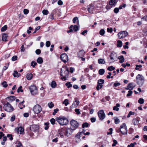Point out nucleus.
I'll return each mask as SVG.
<instances>
[{
	"mask_svg": "<svg viewBox=\"0 0 147 147\" xmlns=\"http://www.w3.org/2000/svg\"><path fill=\"white\" fill-rule=\"evenodd\" d=\"M107 69L108 70L111 71L112 70H114L115 69V68L113 67V66H111L109 67Z\"/></svg>",
	"mask_w": 147,
	"mask_h": 147,
	"instance_id": "nucleus-32",
	"label": "nucleus"
},
{
	"mask_svg": "<svg viewBox=\"0 0 147 147\" xmlns=\"http://www.w3.org/2000/svg\"><path fill=\"white\" fill-rule=\"evenodd\" d=\"M58 111L59 109L57 108L55 109L54 110V112L53 113V115H55L56 114L57 112Z\"/></svg>",
	"mask_w": 147,
	"mask_h": 147,
	"instance_id": "nucleus-51",
	"label": "nucleus"
},
{
	"mask_svg": "<svg viewBox=\"0 0 147 147\" xmlns=\"http://www.w3.org/2000/svg\"><path fill=\"white\" fill-rule=\"evenodd\" d=\"M70 123L71 126V127L72 128L73 130H75L78 127L79 124L76 121L72 120L70 122Z\"/></svg>",
	"mask_w": 147,
	"mask_h": 147,
	"instance_id": "nucleus-9",
	"label": "nucleus"
},
{
	"mask_svg": "<svg viewBox=\"0 0 147 147\" xmlns=\"http://www.w3.org/2000/svg\"><path fill=\"white\" fill-rule=\"evenodd\" d=\"M35 52L37 54L39 55L41 53V51L39 49H37L36 51Z\"/></svg>",
	"mask_w": 147,
	"mask_h": 147,
	"instance_id": "nucleus-60",
	"label": "nucleus"
},
{
	"mask_svg": "<svg viewBox=\"0 0 147 147\" xmlns=\"http://www.w3.org/2000/svg\"><path fill=\"white\" fill-rule=\"evenodd\" d=\"M63 67L65 69L63 70V71L62 70V69H61L60 75L61 76H63L64 75L67 77L68 76L69 72V69L66 66H64Z\"/></svg>",
	"mask_w": 147,
	"mask_h": 147,
	"instance_id": "nucleus-8",
	"label": "nucleus"
},
{
	"mask_svg": "<svg viewBox=\"0 0 147 147\" xmlns=\"http://www.w3.org/2000/svg\"><path fill=\"white\" fill-rule=\"evenodd\" d=\"M65 85L68 88H69L72 86V84H71L69 82H67L65 84Z\"/></svg>",
	"mask_w": 147,
	"mask_h": 147,
	"instance_id": "nucleus-40",
	"label": "nucleus"
},
{
	"mask_svg": "<svg viewBox=\"0 0 147 147\" xmlns=\"http://www.w3.org/2000/svg\"><path fill=\"white\" fill-rule=\"evenodd\" d=\"M48 105L50 108H52L54 107V105L52 102H50L48 104Z\"/></svg>",
	"mask_w": 147,
	"mask_h": 147,
	"instance_id": "nucleus-37",
	"label": "nucleus"
},
{
	"mask_svg": "<svg viewBox=\"0 0 147 147\" xmlns=\"http://www.w3.org/2000/svg\"><path fill=\"white\" fill-rule=\"evenodd\" d=\"M33 110L34 113L36 114L39 113L42 110V108L40 105L37 104L34 106Z\"/></svg>",
	"mask_w": 147,
	"mask_h": 147,
	"instance_id": "nucleus-7",
	"label": "nucleus"
},
{
	"mask_svg": "<svg viewBox=\"0 0 147 147\" xmlns=\"http://www.w3.org/2000/svg\"><path fill=\"white\" fill-rule=\"evenodd\" d=\"M98 114L100 120H102L105 119V116L104 111L103 110H101L99 111L98 113Z\"/></svg>",
	"mask_w": 147,
	"mask_h": 147,
	"instance_id": "nucleus-10",
	"label": "nucleus"
},
{
	"mask_svg": "<svg viewBox=\"0 0 147 147\" xmlns=\"http://www.w3.org/2000/svg\"><path fill=\"white\" fill-rule=\"evenodd\" d=\"M37 62L39 64L42 63L43 62V60L42 59L41 57H38L37 60Z\"/></svg>",
	"mask_w": 147,
	"mask_h": 147,
	"instance_id": "nucleus-25",
	"label": "nucleus"
},
{
	"mask_svg": "<svg viewBox=\"0 0 147 147\" xmlns=\"http://www.w3.org/2000/svg\"><path fill=\"white\" fill-rule=\"evenodd\" d=\"M83 133H84L83 131L81 132H79L76 135V137L79 139L81 137V135H82V134Z\"/></svg>",
	"mask_w": 147,
	"mask_h": 147,
	"instance_id": "nucleus-29",
	"label": "nucleus"
},
{
	"mask_svg": "<svg viewBox=\"0 0 147 147\" xmlns=\"http://www.w3.org/2000/svg\"><path fill=\"white\" fill-rule=\"evenodd\" d=\"M88 124L87 122H85L83 123L82 125V127L83 128L85 127H88Z\"/></svg>",
	"mask_w": 147,
	"mask_h": 147,
	"instance_id": "nucleus-38",
	"label": "nucleus"
},
{
	"mask_svg": "<svg viewBox=\"0 0 147 147\" xmlns=\"http://www.w3.org/2000/svg\"><path fill=\"white\" fill-rule=\"evenodd\" d=\"M32 77V74H27L26 76V78L28 80H30Z\"/></svg>",
	"mask_w": 147,
	"mask_h": 147,
	"instance_id": "nucleus-21",
	"label": "nucleus"
},
{
	"mask_svg": "<svg viewBox=\"0 0 147 147\" xmlns=\"http://www.w3.org/2000/svg\"><path fill=\"white\" fill-rule=\"evenodd\" d=\"M109 130H110V131L107 132V134L108 135H111L112 133L113 129L112 128H110L109 129Z\"/></svg>",
	"mask_w": 147,
	"mask_h": 147,
	"instance_id": "nucleus-55",
	"label": "nucleus"
},
{
	"mask_svg": "<svg viewBox=\"0 0 147 147\" xmlns=\"http://www.w3.org/2000/svg\"><path fill=\"white\" fill-rule=\"evenodd\" d=\"M29 89L32 95H36L37 94L38 90L36 86L33 85L29 87Z\"/></svg>",
	"mask_w": 147,
	"mask_h": 147,
	"instance_id": "nucleus-4",
	"label": "nucleus"
},
{
	"mask_svg": "<svg viewBox=\"0 0 147 147\" xmlns=\"http://www.w3.org/2000/svg\"><path fill=\"white\" fill-rule=\"evenodd\" d=\"M119 107V104H117L116 105V106H114L113 108V110H115L117 111H118L119 110V108H118V107Z\"/></svg>",
	"mask_w": 147,
	"mask_h": 147,
	"instance_id": "nucleus-28",
	"label": "nucleus"
},
{
	"mask_svg": "<svg viewBox=\"0 0 147 147\" xmlns=\"http://www.w3.org/2000/svg\"><path fill=\"white\" fill-rule=\"evenodd\" d=\"M88 10L89 13H93L94 10V6L92 4H90L88 6Z\"/></svg>",
	"mask_w": 147,
	"mask_h": 147,
	"instance_id": "nucleus-13",
	"label": "nucleus"
},
{
	"mask_svg": "<svg viewBox=\"0 0 147 147\" xmlns=\"http://www.w3.org/2000/svg\"><path fill=\"white\" fill-rule=\"evenodd\" d=\"M61 130L62 132H63L64 135L65 136H68L72 134L73 132V131L74 130H73L72 128L71 127L70 128H68L67 129H66L62 128Z\"/></svg>",
	"mask_w": 147,
	"mask_h": 147,
	"instance_id": "nucleus-3",
	"label": "nucleus"
},
{
	"mask_svg": "<svg viewBox=\"0 0 147 147\" xmlns=\"http://www.w3.org/2000/svg\"><path fill=\"white\" fill-rule=\"evenodd\" d=\"M133 93V92L131 90H129L128 91V93L127 95V97L130 96L131 95V94Z\"/></svg>",
	"mask_w": 147,
	"mask_h": 147,
	"instance_id": "nucleus-50",
	"label": "nucleus"
},
{
	"mask_svg": "<svg viewBox=\"0 0 147 147\" xmlns=\"http://www.w3.org/2000/svg\"><path fill=\"white\" fill-rule=\"evenodd\" d=\"M132 122L134 125H136L138 124L139 121L136 119H134L132 120Z\"/></svg>",
	"mask_w": 147,
	"mask_h": 147,
	"instance_id": "nucleus-24",
	"label": "nucleus"
},
{
	"mask_svg": "<svg viewBox=\"0 0 147 147\" xmlns=\"http://www.w3.org/2000/svg\"><path fill=\"white\" fill-rule=\"evenodd\" d=\"M138 102L140 104H142L144 103V100L142 98H140L138 100Z\"/></svg>",
	"mask_w": 147,
	"mask_h": 147,
	"instance_id": "nucleus-41",
	"label": "nucleus"
},
{
	"mask_svg": "<svg viewBox=\"0 0 147 147\" xmlns=\"http://www.w3.org/2000/svg\"><path fill=\"white\" fill-rule=\"evenodd\" d=\"M119 86V83H115L113 84V87L115 88V89H117L116 87H117V86Z\"/></svg>",
	"mask_w": 147,
	"mask_h": 147,
	"instance_id": "nucleus-43",
	"label": "nucleus"
},
{
	"mask_svg": "<svg viewBox=\"0 0 147 147\" xmlns=\"http://www.w3.org/2000/svg\"><path fill=\"white\" fill-rule=\"evenodd\" d=\"M114 119L115 120V123L116 124L119 123V119L118 118H117L116 117H115L114 118Z\"/></svg>",
	"mask_w": 147,
	"mask_h": 147,
	"instance_id": "nucleus-39",
	"label": "nucleus"
},
{
	"mask_svg": "<svg viewBox=\"0 0 147 147\" xmlns=\"http://www.w3.org/2000/svg\"><path fill=\"white\" fill-rule=\"evenodd\" d=\"M7 35L6 34H3L2 35V39L3 41H7Z\"/></svg>",
	"mask_w": 147,
	"mask_h": 147,
	"instance_id": "nucleus-18",
	"label": "nucleus"
},
{
	"mask_svg": "<svg viewBox=\"0 0 147 147\" xmlns=\"http://www.w3.org/2000/svg\"><path fill=\"white\" fill-rule=\"evenodd\" d=\"M136 79L137 83L138 84L141 86L143 85L144 81V79L142 76L138 74L136 77Z\"/></svg>",
	"mask_w": 147,
	"mask_h": 147,
	"instance_id": "nucleus-2",
	"label": "nucleus"
},
{
	"mask_svg": "<svg viewBox=\"0 0 147 147\" xmlns=\"http://www.w3.org/2000/svg\"><path fill=\"white\" fill-rule=\"evenodd\" d=\"M79 101L76 100V98H75V101H74L72 105V106L74 107H76L78 105Z\"/></svg>",
	"mask_w": 147,
	"mask_h": 147,
	"instance_id": "nucleus-17",
	"label": "nucleus"
},
{
	"mask_svg": "<svg viewBox=\"0 0 147 147\" xmlns=\"http://www.w3.org/2000/svg\"><path fill=\"white\" fill-rule=\"evenodd\" d=\"M7 28V25H5L3 27H2L1 29V31L2 32H4L5 31Z\"/></svg>",
	"mask_w": 147,
	"mask_h": 147,
	"instance_id": "nucleus-35",
	"label": "nucleus"
},
{
	"mask_svg": "<svg viewBox=\"0 0 147 147\" xmlns=\"http://www.w3.org/2000/svg\"><path fill=\"white\" fill-rule=\"evenodd\" d=\"M135 86L134 85L133 83H131L128 84L127 88H126L127 90H132L135 87Z\"/></svg>",
	"mask_w": 147,
	"mask_h": 147,
	"instance_id": "nucleus-14",
	"label": "nucleus"
},
{
	"mask_svg": "<svg viewBox=\"0 0 147 147\" xmlns=\"http://www.w3.org/2000/svg\"><path fill=\"white\" fill-rule=\"evenodd\" d=\"M17 57L16 56H13L11 58L12 60L15 61L17 60Z\"/></svg>",
	"mask_w": 147,
	"mask_h": 147,
	"instance_id": "nucleus-62",
	"label": "nucleus"
},
{
	"mask_svg": "<svg viewBox=\"0 0 147 147\" xmlns=\"http://www.w3.org/2000/svg\"><path fill=\"white\" fill-rule=\"evenodd\" d=\"M104 83V80L100 79L98 80V84L100 85V88H102L103 86L102 84Z\"/></svg>",
	"mask_w": 147,
	"mask_h": 147,
	"instance_id": "nucleus-16",
	"label": "nucleus"
},
{
	"mask_svg": "<svg viewBox=\"0 0 147 147\" xmlns=\"http://www.w3.org/2000/svg\"><path fill=\"white\" fill-rule=\"evenodd\" d=\"M63 104H65V105L66 106L69 104L68 100V99H65L63 102Z\"/></svg>",
	"mask_w": 147,
	"mask_h": 147,
	"instance_id": "nucleus-44",
	"label": "nucleus"
},
{
	"mask_svg": "<svg viewBox=\"0 0 147 147\" xmlns=\"http://www.w3.org/2000/svg\"><path fill=\"white\" fill-rule=\"evenodd\" d=\"M22 86H20L19 87V88H18V89L17 90V92L18 93H19L20 92H23V90L22 89Z\"/></svg>",
	"mask_w": 147,
	"mask_h": 147,
	"instance_id": "nucleus-33",
	"label": "nucleus"
},
{
	"mask_svg": "<svg viewBox=\"0 0 147 147\" xmlns=\"http://www.w3.org/2000/svg\"><path fill=\"white\" fill-rule=\"evenodd\" d=\"M120 34L123 36V37H126L128 34V33L125 31H122L120 32Z\"/></svg>",
	"mask_w": 147,
	"mask_h": 147,
	"instance_id": "nucleus-26",
	"label": "nucleus"
},
{
	"mask_svg": "<svg viewBox=\"0 0 147 147\" xmlns=\"http://www.w3.org/2000/svg\"><path fill=\"white\" fill-rule=\"evenodd\" d=\"M23 11L25 14H27L29 12V10L26 9H24Z\"/></svg>",
	"mask_w": 147,
	"mask_h": 147,
	"instance_id": "nucleus-63",
	"label": "nucleus"
},
{
	"mask_svg": "<svg viewBox=\"0 0 147 147\" xmlns=\"http://www.w3.org/2000/svg\"><path fill=\"white\" fill-rule=\"evenodd\" d=\"M51 45V42L50 41H48L46 42V45L47 47H49Z\"/></svg>",
	"mask_w": 147,
	"mask_h": 147,
	"instance_id": "nucleus-52",
	"label": "nucleus"
},
{
	"mask_svg": "<svg viewBox=\"0 0 147 147\" xmlns=\"http://www.w3.org/2000/svg\"><path fill=\"white\" fill-rule=\"evenodd\" d=\"M90 120L91 121L92 123L94 122L96 120V119L95 117H92L90 119Z\"/></svg>",
	"mask_w": 147,
	"mask_h": 147,
	"instance_id": "nucleus-64",
	"label": "nucleus"
},
{
	"mask_svg": "<svg viewBox=\"0 0 147 147\" xmlns=\"http://www.w3.org/2000/svg\"><path fill=\"white\" fill-rule=\"evenodd\" d=\"M7 137L8 138H10L9 139L11 140H12L13 139V138L12 137V135L11 134H7Z\"/></svg>",
	"mask_w": 147,
	"mask_h": 147,
	"instance_id": "nucleus-59",
	"label": "nucleus"
},
{
	"mask_svg": "<svg viewBox=\"0 0 147 147\" xmlns=\"http://www.w3.org/2000/svg\"><path fill=\"white\" fill-rule=\"evenodd\" d=\"M4 108L5 111L9 112H11L13 110V107L8 102L5 105Z\"/></svg>",
	"mask_w": 147,
	"mask_h": 147,
	"instance_id": "nucleus-5",
	"label": "nucleus"
},
{
	"mask_svg": "<svg viewBox=\"0 0 147 147\" xmlns=\"http://www.w3.org/2000/svg\"><path fill=\"white\" fill-rule=\"evenodd\" d=\"M56 121L61 125H66L68 123L67 119L64 117H60L56 118Z\"/></svg>",
	"mask_w": 147,
	"mask_h": 147,
	"instance_id": "nucleus-1",
	"label": "nucleus"
},
{
	"mask_svg": "<svg viewBox=\"0 0 147 147\" xmlns=\"http://www.w3.org/2000/svg\"><path fill=\"white\" fill-rule=\"evenodd\" d=\"M49 123H45V125H46V126L45 127V130H47L49 128V126L48 125Z\"/></svg>",
	"mask_w": 147,
	"mask_h": 147,
	"instance_id": "nucleus-53",
	"label": "nucleus"
},
{
	"mask_svg": "<svg viewBox=\"0 0 147 147\" xmlns=\"http://www.w3.org/2000/svg\"><path fill=\"white\" fill-rule=\"evenodd\" d=\"M51 86L53 88H55L57 86V84L54 81H52L51 82Z\"/></svg>",
	"mask_w": 147,
	"mask_h": 147,
	"instance_id": "nucleus-23",
	"label": "nucleus"
},
{
	"mask_svg": "<svg viewBox=\"0 0 147 147\" xmlns=\"http://www.w3.org/2000/svg\"><path fill=\"white\" fill-rule=\"evenodd\" d=\"M113 143L112 145V146L113 147L115 146L116 145V144H117V141L115 140H113Z\"/></svg>",
	"mask_w": 147,
	"mask_h": 147,
	"instance_id": "nucleus-58",
	"label": "nucleus"
},
{
	"mask_svg": "<svg viewBox=\"0 0 147 147\" xmlns=\"http://www.w3.org/2000/svg\"><path fill=\"white\" fill-rule=\"evenodd\" d=\"M14 74H13V76L14 77H18L21 76L20 74L19 73H18V72L17 71H14Z\"/></svg>",
	"mask_w": 147,
	"mask_h": 147,
	"instance_id": "nucleus-20",
	"label": "nucleus"
},
{
	"mask_svg": "<svg viewBox=\"0 0 147 147\" xmlns=\"http://www.w3.org/2000/svg\"><path fill=\"white\" fill-rule=\"evenodd\" d=\"M115 3V0H110L109 2V5H113Z\"/></svg>",
	"mask_w": 147,
	"mask_h": 147,
	"instance_id": "nucleus-31",
	"label": "nucleus"
},
{
	"mask_svg": "<svg viewBox=\"0 0 147 147\" xmlns=\"http://www.w3.org/2000/svg\"><path fill=\"white\" fill-rule=\"evenodd\" d=\"M40 28V26H38V27H36L35 29V31L33 33H35L38 30H39Z\"/></svg>",
	"mask_w": 147,
	"mask_h": 147,
	"instance_id": "nucleus-61",
	"label": "nucleus"
},
{
	"mask_svg": "<svg viewBox=\"0 0 147 147\" xmlns=\"http://www.w3.org/2000/svg\"><path fill=\"white\" fill-rule=\"evenodd\" d=\"M127 130L125 123H123L120 126V132L123 134H127Z\"/></svg>",
	"mask_w": 147,
	"mask_h": 147,
	"instance_id": "nucleus-6",
	"label": "nucleus"
},
{
	"mask_svg": "<svg viewBox=\"0 0 147 147\" xmlns=\"http://www.w3.org/2000/svg\"><path fill=\"white\" fill-rule=\"evenodd\" d=\"M73 30L74 31H76L78 30V27L77 25H74L73 26Z\"/></svg>",
	"mask_w": 147,
	"mask_h": 147,
	"instance_id": "nucleus-47",
	"label": "nucleus"
},
{
	"mask_svg": "<svg viewBox=\"0 0 147 147\" xmlns=\"http://www.w3.org/2000/svg\"><path fill=\"white\" fill-rule=\"evenodd\" d=\"M7 98L9 99L10 101H12L15 100L16 98L14 96H10V97H7Z\"/></svg>",
	"mask_w": 147,
	"mask_h": 147,
	"instance_id": "nucleus-27",
	"label": "nucleus"
},
{
	"mask_svg": "<svg viewBox=\"0 0 147 147\" xmlns=\"http://www.w3.org/2000/svg\"><path fill=\"white\" fill-rule=\"evenodd\" d=\"M16 143L18 144L17 146V147H22V144L19 141H17Z\"/></svg>",
	"mask_w": 147,
	"mask_h": 147,
	"instance_id": "nucleus-46",
	"label": "nucleus"
},
{
	"mask_svg": "<svg viewBox=\"0 0 147 147\" xmlns=\"http://www.w3.org/2000/svg\"><path fill=\"white\" fill-rule=\"evenodd\" d=\"M37 63L34 61H32L31 63V65L34 67L35 66L37 65Z\"/></svg>",
	"mask_w": 147,
	"mask_h": 147,
	"instance_id": "nucleus-45",
	"label": "nucleus"
},
{
	"mask_svg": "<svg viewBox=\"0 0 147 147\" xmlns=\"http://www.w3.org/2000/svg\"><path fill=\"white\" fill-rule=\"evenodd\" d=\"M105 70L103 69H100L98 71V73L100 75H102L105 73Z\"/></svg>",
	"mask_w": 147,
	"mask_h": 147,
	"instance_id": "nucleus-30",
	"label": "nucleus"
},
{
	"mask_svg": "<svg viewBox=\"0 0 147 147\" xmlns=\"http://www.w3.org/2000/svg\"><path fill=\"white\" fill-rule=\"evenodd\" d=\"M1 84L3 85V87L4 88L7 87L8 86L7 83L5 81H3L1 83Z\"/></svg>",
	"mask_w": 147,
	"mask_h": 147,
	"instance_id": "nucleus-34",
	"label": "nucleus"
},
{
	"mask_svg": "<svg viewBox=\"0 0 147 147\" xmlns=\"http://www.w3.org/2000/svg\"><path fill=\"white\" fill-rule=\"evenodd\" d=\"M60 58L61 60L64 63L66 62L68 60V56L65 53L62 54L61 55Z\"/></svg>",
	"mask_w": 147,
	"mask_h": 147,
	"instance_id": "nucleus-12",
	"label": "nucleus"
},
{
	"mask_svg": "<svg viewBox=\"0 0 147 147\" xmlns=\"http://www.w3.org/2000/svg\"><path fill=\"white\" fill-rule=\"evenodd\" d=\"M75 111L77 115H79L80 113V109H76L75 110Z\"/></svg>",
	"mask_w": 147,
	"mask_h": 147,
	"instance_id": "nucleus-54",
	"label": "nucleus"
},
{
	"mask_svg": "<svg viewBox=\"0 0 147 147\" xmlns=\"http://www.w3.org/2000/svg\"><path fill=\"white\" fill-rule=\"evenodd\" d=\"M50 122H51V123L53 124V125H54V124H55V119H54V118H52L51 120H50Z\"/></svg>",
	"mask_w": 147,
	"mask_h": 147,
	"instance_id": "nucleus-48",
	"label": "nucleus"
},
{
	"mask_svg": "<svg viewBox=\"0 0 147 147\" xmlns=\"http://www.w3.org/2000/svg\"><path fill=\"white\" fill-rule=\"evenodd\" d=\"M42 12L43 14L46 15L48 14L49 11L47 10L44 9L42 11Z\"/></svg>",
	"mask_w": 147,
	"mask_h": 147,
	"instance_id": "nucleus-42",
	"label": "nucleus"
},
{
	"mask_svg": "<svg viewBox=\"0 0 147 147\" xmlns=\"http://www.w3.org/2000/svg\"><path fill=\"white\" fill-rule=\"evenodd\" d=\"M73 28V26L72 25H71L70 27V30H67V32H73V30L72 29V28Z\"/></svg>",
	"mask_w": 147,
	"mask_h": 147,
	"instance_id": "nucleus-56",
	"label": "nucleus"
},
{
	"mask_svg": "<svg viewBox=\"0 0 147 147\" xmlns=\"http://www.w3.org/2000/svg\"><path fill=\"white\" fill-rule=\"evenodd\" d=\"M84 54V52L83 50L80 51L78 53V57H79L83 56Z\"/></svg>",
	"mask_w": 147,
	"mask_h": 147,
	"instance_id": "nucleus-19",
	"label": "nucleus"
},
{
	"mask_svg": "<svg viewBox=\"0 0 147 147\" xmlns=\"http://www.w3.org/2000/svg\"><path fill=\"white\" fill-rule=\"evenodd\" d=\"M98 62L99 64H104L105 63L104 59H99L98 60Z\"/></svg>",
	"mask_w": 147,
	"mask_h": 147,
	"instance_id": "nucleus-22",
	"label": "nucleus"
},
{
	"mask_svg": "<svg viewBox=\"0 0 147 147\" xmlns=\"http://www.w3.org/2000/svg\"><path fill=\"white\" fill-rule=\"evenodd\" d=\"M16 131L18 134L20 133V134H22L24 131V128L22 127H20L19 128L16 129Z\"/></svg>",
	"mask_w": 147,
	"mask_h": 147,
	"instance_id": "nucleus-15",
	"label": "nucleus"
},
{
	"mask_svg": "<svg viewBox=\"0 0 147 147\" xmlns=\"http://www.w3.org/2000/svg\"><path fill=\"white\" fill-rule=\"evenodd\" d=\"M39 128V126L36 125H32L30 126V127L31 131L33 132H38Z\"/></svg>",
	"mask_w": 147,
	"mask_h": 147,
	"instance_id": "nucleus-11",
	"label": "nucleus"
},
{
	"mask_svg": "<svg viewBox=\"0 0 147 147\" xmlns=\"http://www.w3.org/2000/svg\"><path fill=\"white\" fill-rule=\"evenodd\" d=\"M136 67L135 68V69L136 70H139V68H141L142 67V65H136Z\"/></svg>",
	"mask_w": 147,
	"mask_h": 147,
	"instance_id": "nucleus-57",
	"label": "nucleus"
},
{
	"mask_svg": "<svg viewBox=\"0 0 147 147\" xmlns=\"http://www.w3.org/2000/svg\"><path fill=\"white\" fill-rule=\"evenodd\" d=\"M105 32L104 30L102 29L100 30L99 33L100 35H103V34H104L105 33Z\"/></svg>",
	"mask_w": 147,
	"mask_h": 147,
	"instance_id": "nucleus-49",
	"label": "nucleus"
},
{
	"mask_svg": "<svg viewBox=\"0 0 147 147\" xmlns=\"http://www.w3.org/2000/svg\"><path fill=\"white\" fill-rule=\"evenodd\" d=\"M125 60L123 57L122 55L120 56V63L123 62Z\"/></svg>",
	"mask_w": 147,
	"mask_h": 147,
	"instance_id": "nucleus-36",
	"label": "nucleus"
}]
</instances>
